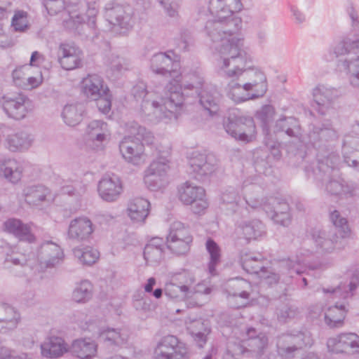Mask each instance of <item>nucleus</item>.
<instances>
[{"label": "nucleus", "mask_w": 359, "mask_h": 359, "mask_svg": "<svg viewBox=\"0 0 359 359\" xmlns=\"http://www.w3.org/2000/svg\"><path fill=\"white\" fill-rule=\"evenodd\" d=\"M241 27V18L224 21L213 18L206 22L204 28L206 36L216 44L215 49L221 57L220 71L230 76L243 69L249 59L243 39L238 36Z\"/></svg>", "instance_id": "nucleus-1"}, {"label": "nucleus", "mask_w": 359, "mask_h": 359, "mask_svg": "<svg viewBox=\"0 0 359 359\" xmlns=\"http://www.w3.org/2000/svg\"><path fill=\"white\" fill-rule=\"evenodd\" d=\"M330 51L336 57L346 56L339 62L346 71L351 86L359 88V34L342 36Z\"/></svg>", "instance_id": "nucleus-2"}, {"label": "nucleus", "mask_w": 359, "mask_h": 359, "mask_svg": "<svg viewBox=\"0 0 359 359\" xmlns=\"http://www.w3.org/2000/svg\"><path fill=\"white\" fill-rule=\"evenodd\" d=\"M189 83L183 86L178 83L175 79L170 81L165 86L166 97L164 107L168 109L166 112H161L156 109V115L161 118L163 116L177 119L179 110L184 104L186 98L195 96L198 88L203 84V79L199 74L194 73L189 75Z\"/></svg>", "instance_id": "nucleus-3"}, {"label": "nucleus", "mask_w": 359, "mask_h": 359, "mask_svg": "<svg viewBox=\"0 0 359 359\" xmlns=\"http://www.w3.org/2000/svg\"><path fill=\"white\" fill-rule=\"evenodd\" d=\"M318 161L316 167L310 172L306 170L308 176L311 174L317 182L325 184V191L330 195L355 196L359 194V189L354 184H348L343 180H334L332 177L336 170L327 164L328 160Z\"/></svg>", "instance_id": "nucleus-4"}, {"label": "nucleus", "mask_w": 359, "mask_h": 359, "mask_svg": "<svg viewBox=\"0 0 359 359\" xmlns=\"http://www.w3.org/2000/svg\"><path fill=\"white\" fill-rule=\"evenodd\" d=\"M308 262L300 258L298 255L295 259H289L283 262L278 270L264 267L258 274L262 283L273 286L282 282L288 284L294 274L304 273Z\"/></svg>", "instance_id": "nucleus-5"}, {"label": "nucleus", "mask_w": 359, "mask_h": 359, "mask_svg": "<svg viewBox=\"0 0 359 359\" xmlns=\"http://www.w3.org/2000/svg\"><path fill=\"white\" fill-rule=\"evenodd\" d=\"M158 87L156 90H148L147 85L143 81L138 82L132 89V94L134 97L138 100H142L140 109L142 113L148 118L151 122H158L163 120H171L173 118H169L163 116L161 118L156 115V109L161 112H166L168 109L164 107V101L166 97V89L165 88L164 95L161 97V102L154 100V94L158 93Z\"/></svg>", "instance_id": "nucleus-6"}, {"label": "nucleus", "mask_w": 359, "mask_h": 359, "mask_svg": "<svg viewBox=\"0 0 359 359\" xmlns=\"http://www.w3.org/2000/svg\"><path fill=\"white\" fill-rule=\"evenodd\" d=\"M154 359H189L190 352L187 344L174 334L160 338L154 348Z\"/></svg>", "instance_id": "nucleus-7"}, {"label": "nucleus", "mask_w": 359, "mask_h": 359, "mask_svg": "<svg viewBox=\"0 0 359 359\" xmlns=\"http://www.w3.org/2000/svg\"><path fill=\"white\" fill-rule=\"evenodd\" d=\"M69 19L63 21L64 27L70 31L77 32L87 38L97 36L95 18L97 11L95 7H88L86 13L77 11H68Z\"/></svg>", "instance_id": "nucleus-8"}, {"label": "nucleus", "mask_w": 359, "mask_h": 359, "mask_svg": "<svg viewBox=\"0 0 359 359\" xmlns=\"http://www.w3.org/2000/svg\"><path fill=\"white\" fill-rule=\"evenodd\" d=\"M346 236L338 235L336 229H314L311 232L312 241L316 251L322 255L337 253L347 245Z\"/></svg>", "instance_id": "nucleus-9"}, {"label": "nucleus", "mask_w": 359, "mask_h": 359, "mask_svg": "<svg viewBox=\"0 0 359 359\" xmlns=\"http://www.w3.org/2000/svg\"><path fill=\"white\" fill-rule=\"evenodd\" d=\"M2 100L4 111L15 120L25 118L33 109L32 101L20 91L8 92L4 95Z\"/></svg>", "instance_id": "nucleus-10"}, {"label": "nucleus", "mask_w": 359, "mask_h": 359, "mask_svg": "<svg viewBox=\"0 0 359 359\" xmlns=\"http://www.w3.org/2000/svg\"><path fill=\"white\" fill-rule=\"evenodd\" d=\"M195 282L194 276L189 272L183 271L176 273L165 284V295L175 302L184 301L191 298L192 297V292L190 290V287Z\"/></svg>", "instance_id": "nucleus-11"}, {"label": "nucleus", "mask_w": 359, "mask_h": 359, "mask_svg": "<svg viewBox=\"0 0 359 359\" xmlns=\"http://www.w3.org/2000/svg\"><path fill=\"white\" fill-rule=\"evenodd\" d=\"M248 56L249 59L246 61L245 67L241 70H238L239 72L236 73V75L230 76L222 71H221V73L228 78H237L243 76L244 80H246L245 82L243 81L245 87L249 88L254 97L258 98L264 96L267 90L266 76L263 72L259 69H250L248 66V64L251 62L250 55L248 54Z\"/></svg>", "instance_id": "nucleus-12"}, {"label": "nucleus", "mask_w": 359, "mask_h": 359, "mask_svg": "<svg viewBox=\"0 0 359 359\" xmlns=\"http://www.w3.org/2000/svg\"><path fill=\"white\" fill-rule=\"evenodd\" d=\"M179 198L185 205H191L195 214L205 210L208 203L205 199V190L203 187L186 182L178 189Z\"/></svg>", "instance_id": "nucleus-13"}, {"label": "nucleus", "mask_w": 359, "mask_h": 359, "mask_svg": "<svg viewBox=\"0 0 359 359\" xmlns=\"http://www.w3.org/2000/svg\"><path fill=\"white\" fill-rule=\"evenodd\" d=\"M151 71L162 76L171 77L177 76L180 69L179 60L175 58L173 51L158 53L154 54L150 60Z\"/></svg>", "instance_id": "nucleus-14"}, {"label": "nucleus", "mask_w": 359, "mask_h": 359, "mask_svg": "<svg viewBox=\"0 0 359 359\" xmlns=\"http://www.w3.org/2000/svg\"><path fill=\"white\" fill-rule=\"evenodd\" d=\"M327 346L329 351L352 355L359 353V336L353 332L341 333L328 339Z\"/></svg>", "instance_id": "nucleus-15"}, {"label": "nucleus", "mask_w": 359, "mask_h": 359, "mask_svg": "<svg viewBox=\"0 0 359 359\" xmlns=\"http://www.w3.org/2000/svg\"><path fill=\"white\" fill-rule=\"evenodd\" d=\"M242 8L241 0H210L208 9L213 18L230 21L240 18L235 13L240 11Z\"/></svg>", "instance_id": "nucleus-16"}, {"label": "nucleus", "mask_w": 359, "mask_h": 359, "mask_svg": "<svg viewBox=\"0 0 359 359\" xmlns=\"http://www.w3.org/2000/svg\"><path fill=\"white\" fill-rule=\"evenodd\" d=\"M189 163L191 174L199 181H203L216 169V159L212 155L194 152Z\"/></svg>", "instance_id": "nucleus-17"}, {"label": "nucleus", "mask_w": 359, "mask_h": 359, "mask_svg": "<svg viewBox=\"0 0 359 359\" xmlns=\"http://www.w3.org/2000/svg\"><path fill=\"white\" fill-rule=\"evenodd\" d=\"M133 8L129 5L115 4L107 5L105 17L108 22L114 26L121 29H129L133 26Z\"/></svg>", "instance_id": "nucleus-18"}, {"label": "nucleus", "mask_w": 359, "mask_h": 359, "mask_svg": "<svg viewBox=\"0 0 359 359\" xmlns=\"http://www.w3.org/2000/svg\"><path fill=\"white\" fill-rule=\"evenodd\" d=\"M58 62L65 70H74L82 66L83 52L75 44L61 43L57 52Z\"/></svg>", "instance_id": "nucleus-19"}, {"label": "nucleus", "mask_w": 359, "mask_h": 359, "mask_svg": "<svg viewBox=\"0 0 359 359\" xmlns=\"http://www.w3.org/2000/svg\"><path fill=\"white\" fill-rule=\"evenodd\" d=\"M95 229V225L88 217H78L71 220L68 227L67 237L76 243L88 241Z\"/></svg>", "instance_id": "nucleus-20"}, {"label": "nucleus", "mask_w": 359, "mask_h": 359, "mask_svg": "<svg viewBox=\"0 0 359 359\" xmlns=\"http://www.w3.org/2000/svg\"><path fill=\"white\" fill-rule=\"evenodd\" d=\"M339 96L337 88L318 85L313 90V100L316 104V109L321 115H325L332 108L333 104Z\"/></svg>", "instance_id": "nucleus-21"}, {"label": "nucleus", "mask_w": 359, "mask_h": 359, "mask_svg": "<svg viewBox=\"0 0 359 359\" xmlns=\"http://www.w3.org/2000/svg\"><path fill=\"white\" fill-rule=\"evenodd\" d=\"M250 283L243 280L238 279L231 280L226 290L228 303L232 308L238 309L244 306L249 299L250 293L246 291Z\"/></svg>", "instance_id": "nucleus-22"}, {"label": "nucleus", "mask_w": 359, "mask_h": 359, "mask_svg": "<svg viewBox=\"0 0 359 359\" xmlns=\"http://www.w3.org/2000/svg\"><path fill=\"white\" fill-rule=\"evenodd\" d=\"M119 150L130 163L140 165L144 161V146L133 137H125L119 143Z\"/></svg>", "instance_id": "nucleus-23"}, {"label": "nucleus", "mask_w": 359, "mask_h": 359, "mask_svg": "<svg viewBox=\"0 0 359 359\" xmlns=\"http://www.w3.org/2000/svg\"><path fill=\"white\" fill-rule=\"evenodd\" d=\"M33 226L32 222L24 223L22 220L16 218L8 219L4 223V229L7 232L13 235L20 241L28 243H34L36 241L33 233Z\"/></svg>", "instance_id": "nucleus-24"}, {"label": "nucleus", "mask_w": 359, "mask_h": 359, "mask_svg": "<svg viewBox=\"0 0 359 359\" xmlns=\"http://www.w3.org/2000/svg\"><path fill=\"white\" fill-rule=\"evenodd\" d=\"M98 192L105 201H115L122 192V185L119 177L116 175H106L99 182Z\"/></svg>", "instance_id": "nucleus-25"}, {"label": "nucleus", "mask_w": 359, "mask_h": 359, "mask_svg": "<svg viewBox=\"0 0 359 359\" xmlns=\"http://www.w3.org/2000/svg\"><path fill=\"white\" fill-rule=\"evenodd\" d=\"M81 91L90 100H98L109 92L107 86L104 85L103 79L97 74H88L81 83Z\"/></svg>", "instance_id": "nucleus-26"}, {"label": "nucleus", "mask_w": 359, "mask_h": 359, "mask_svg": "<svg viewBox=\"0 0 359 359\" xmlns=\"http://www.w3.org/2000/svg\"><path fill=\"white\" fill-rule=\"evenodd\" d=\"M64 257L61 248L52 241L42 243L38 252V259L46 267H54L59 264Z\"/></svg>", "instance_id": "nucleus-27"}, {"label": "nucleus", "mask_w": 359, "mask_h": 359, "mask_svg": "<svg viewBox=\"0 0 359 359\" xmlns=\"http://www.w3.org/2000/svg\"><path fill=\"white\" fill-rule=\"evenodd\" d=\"M265 233L264 224L259 219L244 221L239 223L234 231L238 239L244 238L246 243L252 239H257Z\"/></svg>", "instance_id": "nucleus-28"}, {"label": "nucleus", "mask_w": 359, "mask_h": 359, "mask_svg": "<svg viewBox=\"0 0 359 359\" xmlns=\"http://www.w3.org/2000/svg\"><path fill=\"white\" fill-rule=\"evenodd\" d=\"M68 350V344L62 337L58 336L48 337L41 345L42 355L49 358H60Z\"/></svg>", "instance_id": "nucleus-29"}, {"label": "nucleus", "mask_w": 359, "mask_h": 359, "mask_svg": "<svg viewBox=\"0 0 359 359\" xmlns=\"http://www.w3.org/2000/svg\"><path fill=\"white\" fill-rule=\"evenodd\" d=\"M275 133H284L298 141L301 140L302 136L299 121L294 116H283L278 119L275 125Z\"/></svg>", "instance_id": "nucleus-30"}, {"label": "nucleus", "mask_w": 359, "mask_h": 359, "mask_svg": "<svg viewBox=\"0 0 359 359\" xmlns=\"http://www.w3.org/2000/svg\"><path fill=\"white\" fill-rule=\"evenodd\" d=\"M201 105L210 115L216 114L219 111L220 94L214 86H205L198 93Z\"/></svg>", "instance_id": "nucleus-31"}, {"label": "nucleus", "mask_w": 359, "mask_h": 359, "mask_svg": "<svg viewBox=\"0 0 359 359\" xmlns=\"http://www.w3.org/2000/svg\"><path fill=\"white\" fill-rule=\"evenodd\" d=\"M150 203L145 198L137 197L128 203L127 213L134 222L143 223L149 212Z\"/></svg>", "instance_id": "nucleus-32"}, {"label": "nucleus", "mask_w": 359, "mask_h": 359, "mask_svg": "<svg viewBox=\"0 0 359 359\" xmlns=\"http://www.w3.org/2000/svg\"><path fill=\"white\" fill-rule=\"evenodd\" d=\"M25 201L31 205H39L48 201L50 190L42 184L30 185L23 190Z\"/></svg>", "instance_id": "nucleus-33"}, {"label": "nucleus", "mask_w": 359, "mask_h": 359, "mask_svg": "<svg viewBox=\"0 0 359 359\" xmlns=\"http://www.w3.org/2000/svg\"><path fill=\"white\" fill-rule=\"evenodd\" d=\"M165 241L162 238H153L146 245L144 250V258L148 264H159L163 259Z\"/></svg>", "instance_id": "nucleus-34"}, {"label": "nucleus", "mask_w": 359, "mask_h": 359, "mask_svg": "<svg viewBox=\"0 0 359 359\" xmlns=\"http://www.w3.org/2000/svg\"><path fill=\"white\" fill-rule=\"evenodd\" d=\"M34 137L27 131L21 130L8 135L6 138L7 148L13 152L24 151L32 144Z\"/></svg>", "instance_id": "nucleus-35"}, {"label": "nucleus", "mask_w": 359, "mask_h": 359, "mask_svg": "<svg viewBox=\"0 0 359 359\" xmlns=\"http://www.w3.org/2000/svg\"><path fill=\"white\" fill-rule=\"evenodd\" d=\"M22 166L14 158L0 160V176L12 183H17L22 177Z\"/></svg>", "instance_id": "nucleus-36"}, {"label": "nucleus", "mask_w": 359, "mask_h": 359, "mask_svg": "<svg viewBox=\"0 0 359 359\" xmlns=\"http://www.w3.org/2000/svg\"><path fill=\"white\" fill-rule=\"evenodd\" d=\"M70 349L80 359H91L97 353V344L90 339H79L72 342Z\"/></svg>", "instance_id": "nucleus-37"}, {"label": "nucleus", "mask_w": 359, "mask_h": 359, "mask_svg": "<svg viewBox=\"0 0 359 359\" xmlns=\"http://www.w3.org/2000/svg\"><path fill=\"white\" fill-rule=\"evenodd\" d=\"M128 337V332L121 328L107 327L99 332L100 340L108 346H123L126 343Z\"/></svg>", "instance_id": "nucleus-38"}, {"label": "nucleus", "mask_w": 359, "mask_h": 359, "mask_svg": "<svg viewBox=\"0 0 359 359\" xmlns=\"http://www.w3.org/2000/svg\"><path fill=\"white\" fill-rule=\"evenodd\" d=\"M238 129V141L248 143L255 138L256 126L254 119L251 116H242L239 114Z\"/></svg>", "instance_id": "nucleus-39"}, {"label": "nucleus", "mask_w": 359, "mask_h": 359, "mask_svg": "<svg viewBox=\"0 0 359 359\" xmlns=\"http://www.w3.org/2000/svg\"><path fill=\"white\" fill-rule=\"evenodd\" d=\"M88 138L99 144L106 141L110 136L107 124L102 121L94 120L90 122L86 128Z\"/></svg>", "instance_id": "nucleus-40"}, {"label": "nucleus", "mask_w": 359, "mask_h": 359, "mask_svg": "<svg viewBox=\"0 0 359 359\" xmlns=\"http://www.w3.org/2000/svg\"><path fill=\"white\" fill-rule=\"evenodd\" d=\"M241 264L242 268L248 273L259 274L265 267L264 257L258 254L252 253L242 254L241 256Z\"/></svg>", "instance_id": "nucleus-41"}, {"label": "nucleus", "mask_w": 359, "mask_h": 359, "mask_svg": "<svg viewBox=\"0 0 359 359\" xmlns=\"http://www.w3.org/2000/svg\"><path fill=\"white\" fill-rule=\"evenodd\" d=\"M346 313L344 305L336 304L330 306L325 313V323L331 328L341 327Z\"/></svg>", "instance_id": "nucleus-42"}, {"label": "nucleus", "mask_w": 359, "mask_h": 359, "mask_svg": "<svg viewBox=\"0 0 359 359\" xmlns=\"http://www.w3.org/2000/svg\"><path fill=\"white\" fill-rule=\"evenodd\" d=\"M248 336V346L250 347L251 351L256 353L259 357L264 354V350L268 345V338L262 333L257 335L255 328L250 327L247 330Z\"/></svg>", "instance_id": "nucleus-43"}, {"label": "nucleus", "mask_w": 359, "mask_h": 359, "mask_svg": "<svg viewBox=\"0 0 359 359\" xmlns=\"http://www.w3.org/2000/svg\"><path fill=\"white\" fill-rule=\"evenodd\" d=\"M21 320L18 311L6 303H0V323L10 325V328H16Z\"/></svg>", "instance_id": "nucleus-44"}, {"label": "nucleus", "mask_w": 359, "mask_h": 359, "mask_svg": "<svg viewBox=\"0 0 359 359\" xmlns=\"http://www.w3.org/2000/svg\"><path fill=\"white\" fill-rule=\"evenodd\" d=\"M83 112L84 106L81 103L67 104L63 109L62 116L67 125L75 126L81 122Z\"/></svg>", "instance_id": "nucleus-45"}, {"label": "nucleus", "mask_w": 359, "mask_h": 359, "mask_svg": "<svg viewBox=\"0 0 359 359\" xmlns=\"http://www.w3.org/2000/svg\"><path fill=\"white\" fill-rule=\"evenodd\" d=\"M228 97L236 103L256 98L243 83L241 84L232 81L228 84Z\"/></svg>", "instance_id": "nucleus-46"}, {"label": "nucleus", "mask_w": 359, "mask_h": 359, "mask_svg": "<svg viewBox=\"0 0 359 359\" xmlns=\"http://www.w3.org/2000/svg\"><path fill=\"white\" fill-rule=\"evenodd\" d=\"M189 330L198 346L203 348L207 341V335L210 332V330L204 322L201 319L193 320L189 326Z\"/></svg>", "instance_id": "nucleus-47"}, {"label": "nucleus", "mask_w": 359, "mask_h": 359, "mask_svg": "<svg viewBox=\"0 0 359 359\" xmlns=\"http://www.w3.org/2000/svg\"><path fill=\"white\" fill-rule=\"evenodd\" d=\"M73 254L81 264L88 266L95 263L100 256V253L96 249L89 246L83 248L79 247L74 248L73 249Z\"/></svg>", "instance_id": "nucleus-48"}, {"label": "nucleus", "mask_w": 359, "mask_h": 359, "mask_svg": "<svg viewBox=\"0 0 359 359\" xmlns=\"http://www.w3.org/2000/svg\"><path fill=\"white\" fill-rule=\"evenodd\" d=\"M129 133L135 136V138L140 144L151 145L154 142V136L151 131L146 129V128L140 126L136 122H133L128 126Z\"/></svg>", "instance_id": "nucleus-49"}, {"label": "nucleus", "mask_w": 359, "mask_h": 359, "mask_svg": "<svg viewBox=\"0 0 359 359\" xmlns=\"http://www.w3.org/2000/svg\"><path fill=\"white\" fill-rule=\"evenodd\" d=\"M128 60L117 55H111L108 61L107 74L111 76L117 77L130 67Z\"/></svg>", "instance_id": "nucleus-50"}, {"label": "nucleus", "mask_w": 359, "mask_h": 359, "mask_svg": "<svg viewBox=\"0 0 359 359\" xmlns=\"http://www.w3.org/2000/svg\"><path fill=\"white\" fill-rule=\"evenodd\" d=\"M92 297V285L88 280H82L74 290L72 299L77 303H85Z\"/></svg>", "instance_id": "nucleus-51"}, {"label": "nucleus", "mask_w": 359, "mask_h": 359, "mask_svg": "<svg viewBox=\"0 0 359 359\" xmlns=\"http://www.w3.org/2000/svg\"><path fill=\"white\" fill-rule=\"evenodd\" d=\"M223 205H226V209L231 213L237 212L240 203V197L237 191L233 187L226 189L221 196Z\"/></svg>", "instance_id": "nucleus-52"}, {"label": "nucleus", "mask_w": 359, "mask_h": 359, "mask_svg": "<svg viewBox=\"0 0 359 359\" xmlns=\"http://www.w3.org/2000/svg\"><path fill=\"white\" fill-rule=\"evenodd\" d=\"M205 246L210 257L208 270L210 273L214 276L216 274V266L220 262V249L218 245L210 238L206 241Z\"/></svg>", "instance_id": "nucleus-53"}, {"label": "nucleus", "mask_w": 359, "mask_h": 359, "mask_svg": "<svg viewBox=\"0 0 359 359\" xmlns=\"http://www.w3.org/2000/svg\"><path fill=\"white\" fill-rule=\"evenodd\" d=\"M358 286V278L355 276L348 285H340L336 287L323 288L324 293L331 294L334 298H346L348 296L349 292L353 291Z\"/></svg>", "instance_id": "nucleus-54"}, {"label": "nucleus", "mask_w": 359, "mask_h": 359, "mask_svg": "<svg viewBox=\"0 0 359 359\" xmlns=\"http://www.w3.org/2000/svg\"><path fill=\"white\" fill-rule=\"evenodd\" d=\"M239 121V112L233 109L229 113L227 117L224 118L223 127L228 135L237 140Z\"/></svg>", "instance_id": "nucleus-55"}, {"label": "nucleus", "mask_w": 359, "mask_h": 359, "mask_svg": "<svg viewBox=\"0 0 359 359\" xmlns=\"http://www.w3.org/2000/svg\"><path fill=\"white\" fill-rule=\"evenodd\" d=\"M144 183L151 191H158L168 183L167 175L146 172Z\"/></svg>", "instance_id": "nucleus-56"}, {"label": "nucleus", "mask_w": 359, "mask_h": 359, "mask_svg": "<svg viewBox=\"0 0 359 359\" xmlns=\"http://www.w3.org/2000/svg\"><path fill=\"white\" fill-rule=\"evenodd\" d=\"M337 137V132L330 126L327 127H315L310 135V139L314 141H330Z\"/></svg>", "instance_id": "nucleus-57"}, {"label": "nucleus", "mask_w": 359, "mask_h": 359, "mask_svg": "<svg viewBox=\"0 0 359 359\" xmlns=\"http://www.w3.org/2000/svg\"><path fill=\"white\" fill-rule=\"evenodd\" d=\"M192 241L172 239L166 238L167 248L174 254L180 256L186 255L190 250Z\"/></svg>", "instance_id": "nucleus-58"}, {"label": "nucleus", "mask_w": 359, "mask_h": 359, "mask_svg": "<svg viewBox=\"0 0 359 359\" xmlns=\"http://www.w3.org/2000/svg\"><path fill=\"white\" fill-rule=\"evenodd\" d=\"M167 238L193 241L189 229L180 222H175L171 224Z\"/></svg>", "instance_id": "nucleus-59"}, {"label": "nucleus", "mask_w": 359, "mask_h": 359, "mask_svg": "<svg viewBox=\"0 0 359 359\" xmlns=\"http://www.w3.org/2000/svg\"><path fill=\"white\" fill-rule=\"evenodd\" d=\"M11 27L16 32H25L29 28L27 13L24 11H15L12 18Z\"/></svg>", "instance_id": "nucleus-60"}, {"label": "nucleus", "mask_w": 359, "mask_h": 359, "mask_svg": "<svg viewBox=\"0 0 359 359\" xmlns=\"http://www.w3.org/2000/svg\"><path fill=\"white\" fill-rule=\"evenodd\" d=\"M273 207H270V204H265L264 205V210L271 217L272 214H284L290 213V208L288 203L283 199L275 198L272 201Z\"/></svg>", "instance_id": "nucleus-61"}, {"label": "nucleus", "mask_w": 359, "mask_h": 359, "mask_svg": "<svg viewBox=\"0 0 359 359\" xmlns=\"http://www.w3.org/2000/svg\"><path fill=\"white\" fill-rule=\"evenodd\" d=\"M27 264V259L25 255L12 251L11 254L7 253L4 261V265L6 268L13 266H20L24 267Z\"/></svg>", "instance_id": "nucleus-62"}, {"label": "nucleus", "mask_w": 359, "mask_h": 359, "mask_svg": "<svg viewBox=\"0 0 359 359\" xmlns=\"http://www.w3.org/2000/svg\"><path fill=\"white\" fill-rule=\"evenodd\" d=\"M330 220L335 226V229H339V231L341 230L343 235L348 236L349 233V229L347 224V219L345 217H341L340 212L338 210H333L330 212Z\"/></svg>", "instance_id": "nucleus-63"}, {"label": "nucleus", "mask_w": 359, "mask_h": 359, "mask_svg": "<svg viewBox=\"0 0 359 359\" xmlns=\"http://www.w3.org/2000/svg\"><path fill=\"white\" fill-rule=\"evenodd\" d=\"M274 114L275 109L271 105H264L257 111V118L262 121L264 130L268 128L269 124L272 121Z\"/></svg>", "instance_id": "nucleus-64"}]
</instances>
